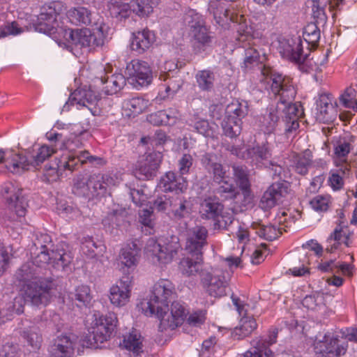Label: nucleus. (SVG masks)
<instances>
[{"mask_svg":"<svg viewBox=\"0 0 357 357\" xmlns=\"http://www.w3.org/2000/svg\"><path fill=\"white\" fill-rule=\"evenodd\" d=\"M130 196L133 203L139 206H143L147 200L146 195L140 190L130 189Z\"/></svg>","mask_w":357,"mask_h":357,"instance_id":"63","label":"nucleus"},{"mask_svg":"<svg viewBox=\"0 0 357 357\" xmlns=\"http://www.w3.org/2000/svg\"><path fill=\"white\" fill-rule=\"evenodd\" d=\"M89 13L86 8H72L67 13V19L73 24H86L89 20Z\"/></svg>","mask_w":357,"mask_h":357,"instance_id":"47","label":"nucleus"},{"mask_svg":"<svg viewBox=\"0 0 357 357\" xmlns=\"http://www.w3.org/2000/svg\"><path fill=\"white\" fill-rule=\"evenodd\" d=\"M74 180L75 183L73 187V192L79 197L87 195L89 192V187L88 185L89 174L87 172L84 174H79Z\"/></svg>","mask_w":357,"mask_h":357,"instance_id":"46","label":"nucleus"},{"mask_svg":"<svg viewBox=\"0 0 357 357\" xmlns=\"http://www.w3.org/2000/svg\"><path fill=\"white\" fill-rule=\"evenodd\" d=\"M193 159L190 154H183L178 160V170L181 175L183 176L189 172L192 165Z\"/></svg>","mask_w":357,"mask_h":357,"instance_id":"62","label":"nucleus"},{"mask_svg":"<svg viewBox=\"0 0 357 357\" xmlns=\"http://www.w3.org/2000/svg\"><path fill=\"white\" fill-rule=\"evenodd\" d=\"M282 56L296 63L301 70L308 72L313 70V62L310 59V50L303 51V41L300 36L292 37L287 40L281 47Z\"/></svg>","mask_w":357,"mask_h":357,"instance_id":"10","label":"nucleus"},{"mask_svg":"<svg viewBox=\"0 0 357 357\" xmlns=\"http://www.w3.org/2000/svg\"><path fill=\"white\" fill-rule=\"evenodd\" d=\"M70 262L68 255L52 251V257L47 250H43L35 258L34 262L23 264L16 273L20 282V296L5 308L0 305V324L11 319L13 313L20 314L24 312V303L30 302L36 306L46 305L52 294V282L39 276V267L53 263L56 268L64 269Z\"/></svg>","mask_w":357,"mask_h":357,"instance_id":"1","label":"nucleus"},{"mask_svg":"<svg viewBox=\"0 0 357 357\" xmlns=\"http://www.w3.org/2000/svg\"><path fill=\"white\" fill-rule=\"evenodd\" d=\"M129 79L134 87L147 86L153 79L152 70L146 61L132 60L126 68Z\"/></svg>","mask_w":357,"mask_h":357,"instance_id":"16","label":"nucleus"},{"mask_svg":"<svg viewBox=\"0 0 357 357\" xmlns=\"http://www.w3.org/2000/svg\"><path fill=\"white\" fill-rule=\"evenodd\" d=\"M140 256L141 248L136 241H132L121 249L119 258L123 266L135 268L138 264Z\"/></svg>","mask_w":357,"mask_h":357,"instance_id":"26","label":"nucleus"},{"mask_svg":"<svg viewBox=\"0 0 357 357\" xmlns=\"http://www.w3.org/2000/svg\"><path fill=\"white\" fill-rule=\"evenodd\" d=\"M317 24L316 22L310 23L303 30V37L304 40L312 45H317L320 39L321 33Z\"/></svg>","mask_w":357,"mask_h":357,"instance_id":"48","label":"nucleus"},{"mask_svg":"<svg viewBox=\"0 0 357 357\" xmlns=\"http://www.w3.org/2000/svg\"><path fill=\"white\" fill-rule=\"evenodd\" d=\"M155 41L154 33L148 29H144L132 33L130 47L132 50L142 54L149 50Z\"/></svg>","mask_w":357,"mask_h":357,"instance_id":"25","label":"nucleus"},{"mask_svg":"<svg viewBox=\"0 0 357 357\" xmlns=\"http://www.w3.org/2000/svg\"><path fill=\"white\" fill-rule=\"evenodd\" d=\"M109 27L103 22V19H98L91 27V43L96 47H102L107 36Z\"/></svg>","mask_w":357,"mask_h":357,"instance_id":"34","label":"nucleus"},{"mask_svg":"<svg viewBox=\"0 0 357 357\" xmlns=\"http://www.w3.org/2000/svg\"><path fill=\"white\" fill-rule=\"evenodd\" d=\"M174 294L173 283L167 279H160L153 285L151 294L143 298L137 307L147 317L161 316L169 310V303Z\"/></svg>","mask_w":357,"mask_h":357,"instance_id":"5","label":"nucleus"},{"mask_svg":"<svg viewBox=\"0 0 357 357\" xmlns=\"http://www.w3.org/2000/svg\"><path fill=\"white\" fill-rule=\"evenodd\" d=\"M195 259L190 257L183 258L179 264V268L182 274L186 276L195 275L202 268V255L191 254Z\"/></svg>","mask_w":357,"mask_h":357,"instance_id":"36","label":"nucleus"},{"mask_svg":"<svg viewBox=\"0 0 357 357\" xmlns=\"http://www.w3.org/2000/svg\"><path fill=\"white\" fill-rule=\"evenodd\" d=\"M0 357H20L17 347L11 344H6L0 351Z\"/></svg>","mask_w":357,"mask_h":357,"instance_id":"64","label":"nucleus"},{"mask_svg":"<svg viewBox=\"0 0 357 357\" xmlns=\"http://www.w3.org/2000/svg\"><path fill=\"white\" fill-rule=\"evenodd\" d=\"M238 36L236 38L239 45L245 49V57L242 65V68L245 70H250L255 66H259L262 78L260 79L261 83L264 86L263 79H265V70L276 72L275 70L266 67L263 63L266 60L265 54L261 53L257 48L255 38L252 36L253 30L251 26L248 23L241 22L237 24L236 27Z\"/></svg>","mask_w":357,"mask_h":357,"instance_id":"6","label":"nucleus"},{"mask_svg":"<svg viewBox=\"0 0 357 357\" xmlns=\"http://www.w3.org/2000/svg\"><path fill=\"white\" fill-rule=\"evenodd\" d=\"M23 337L26 340L29 345L33 349L40 348L42 342V336L38 333L36 328H31L24 331Z\"/></svg>","mask_w":357,"mask_h":357,"instance_id":"52","label":"nucleus"},{"mask_svg":"<svg viewBox=\"0 0 357 357\" xmlns=\"http://www.w3.org/2000/svg\"><path fill=\"white\" fill-rule=\"evenodd\" d=\"M160 160L156 153H150L138 162L134 171L135 176L140 180H149L156 175Z\"/></svg>","mask_w":357,"mask_h":357,"instance_id":"22","label":"nucleus"},{"mask_svg":"<svg viewBox=\"0 0 357 357\" xmlns=\"http://www.w3.org/2000/svg\"><path fill=\"white\" fill-rule=\"evenodd\" d=\"M130 6L131 12L141 17L149 16L155 7L147 0H132Z\"/></svg>","mask_w":357,"mask_h":357,"instance_id":"45","label":"nucleus"},{"mask_svg":"<svg viewBox=\"0 0 357 357\" xmlns=\"http://www.w3.org/2000/svg\"><path fill=\"white\" fill-rule=\"evenodd\" d=\"M187 179L182 175H177L169 171L166 172L160 179L158 187L163 192H174V195H182L188 188Z\"/></svg>","mask_w":357,"mask_h":357,"instance_id":"21","label":"nucleus"},{"mask_svg":"<svg viewBox=\"0 0 357 357\" xmlns=\"http://www.w3.org/2000/svg\"><path fill=\"white\" fill-rule=\"evenodd\" d=\"M213 181L217 185L216 193L223 199H234L238 194L231 176L230 169L221 163L213 164L212 169Z\"/></svg>","mask_w":357,"mask_h":357,"instance_id":"12","label":"nucleus"},{"mask_svg":"<svg viewBox=\"0 0 357 357\" xmlns=\"http://www.w3.org/2000/svg\"><path fill=\"white\" fill-rule=\"evenodd\" d=\"M317 117L324 123L331 121L334 118V108L328 95L322 94L317 102Z\"/></svg>","mask_w":357,"mask_h":357,"instance_id":"33","label":"nucleus"},{"mask_svg":"<svg viewBox=\"0 0 357 357\" xmlns=\"http://www.w3.org/2000/svg\"><path fill=\"white\" fill-rule=\"evenodd\" d=\"M89 103V90L86 86L79 87L71 93L68 100L63 105L62 112L69 111L70 106L75 107L77 109L87 107Z\"/></svg>","mask_w":357,"mask_h":357,"instance_id":"30","label":"nucleus"},{"mask_svg":"<svg viewBox=\"0 0 357 357\" xmlns=\"http://www.w3.org/2000/svg\"><path fill=\"white\" fill-rule=\"evenodd\" d=\"M252 229L260 238L270 241L276 239L282 234L280 229L273 225H264L259 223H254Z\"/></svg>","mask_w":357,"mask_h":357,"instance_id":"39","label":"nucleus"},{"mask_svg":"<svg viewBox=\"0 0 357 357\" xmlns=\"http://www.w3.org/2000/svg\"><path fill=\"white\" fill-rule=\"evenodd\" d=\"M351 151V144L346 139H339L334 144V154L341 161L345 162Z\"/></svg>","mask_w":357,"mask_h":357,"instance_id":"50","label":"nucleus"},{"mask_svg":"<svg viewBox=\"0 0 357 357\" xmlns=\"http://www.w3.org/2000/svg\"><path fill=\"white\" fill-rule=\"evenodd\" d=\"M330 196L318 195L313 197L310 202V206L316 211H326L328 210Z\"/></svg>","mask_w":357,"mask_h":357,"instance_id":"53","label":"nucleus"},{"mask_svg":"<svg viewBox=\"0 0 357 357\" xmlns=\"http://www.w3.org/2000/svg\"><path fill=\"white\" fill-rule=\"evenodd\" d=\"M10 203H13L15 213L19 218V222L21 225L26 224L24 216L26 215V202L23 197L16 195L13 199L12 197H8Z\"/></svg>","mask_w":357,"mask_h":357,"instance_id":"49","label":"nucleus"},{"mask_svg":"<svg viewBox=\"0 0 357 357\" xmlns=\"http://www.w3.org/2000/svg\"><path fill=\"white\" fill-rule=\"evenodd\" d=\"M180 248L177 237L172 236L170 240L167 239L163 243L161 241L149 238L146 241L144 252L153 264L162 266L171 263Z\"/></svg>","mask_w":357,"mask_h":357,"instance_id":"7","label":"nucleus"},{"mask_svg":"<svg viewBox=\"0 0 357 357\" xmlns=\"http://www.w3.org/2000/svg\"><path fill=\"white\" fill-rule=\"evenodd\" d=\"M248 114V104L245 101L234 100L227 106L225 118L222 126L226 136L233 138L238 136L242 130V119Z\"/></svg>","mask_w":357,"mask_h":357,"instance_id":"11","label":"nucleus"},{"mask_svg":"<svg viewBox=\"0 0 357 357\" xmlns=\"http://www.w3.org/2000/svg\"><path fill=\"white\" fill-rule=\"evenodd\" d=\"M193 128L198 133L205 137H211L213 135V128L207 120L197 119L195 117Z\"/></svg>","mask_w":357,"mask_h":357,"instance_id":"57","label":"nucleus"},{"mask_svg":"<svg viewBox=\"0 0 357 357\" xmlns=\"http://www.w3.org/2000/svg\"><path fill=\"white\" fill-rule=\"evenodd\" d=\"M123 344L126 349L138 354L142 349L141 335L137 331H132L124 336Z\"/></svg>","mask_w":357,"mask_h":357,"instance_id":"42","label":"nucleus"},{"mask_svg":"<svg viewBox=\"0 0 357 357\" xmlns=\"http://www.w3.org/2000/svg\"><path fill=\"white\" fill-rule=\"evenodd\" d=\"M103 64L95 63L91 68V114L97 116L94 126H98L105 117L102 114L103 96L116 94L126 84V79L121 73L107 76Z\"/></svg>","mask_w":357,"mask_h":357,"instance_id":"4","label":"nucleus"},{"mask_svg":"<svg viewBox=\"0 0 357 357\" xmlns=\"http://www.w3.org/2000/svg\"><path fill=\"white\" fill-rule=\"evenodd\" d=\"M231 152L238 158L250 160L252 164L260 168L267 165L272 156V150L266 141L249 146L243 151L238 147L232 146Z\"/></svg>","mask_w":357,"mask_h":357,"instance_id":"14","label":"nucleus"},{"mask_svg":"<svg viewBox=\"0 0 357 357\" xmlns=\"http://www.w3.org/2000/svg\"><path fill=\"white\" fill-rule=\"evenodd\" d=\"M278 337V329L269 331L268 337H257L252 340V348L245 351L243 357H273V353L268 348L275 344Z\"/></svg>","mask_w":357,"mask_h":357,"instance_id":"18","label":"nucleus"},{"mask_svg":"<svg viewBox=\"0 0 357 357\" xmlns=\"http://www.w3.org/2000/svg\"><path fill=\"white\" fill-rule=\"evenodd\" d=\"M132 277L122 276L109 290V300L117 307L125 305L128 303L132 286Z\"/></svg>","mask_w":357,"mask_h":357,"instance_id":"20","label":"nucleus"},{"mask_svg":"<svg viewBox=\"0 0 357 357\" xmlns=\"http://www.w3.org/2000/svg\"><path fill=\"white\" fill-rule=\"evenodd\" d=\"M230 273L220 268H212L211 273H206L202 280L205 286H207V291L210 296L222 297L226 295V289Z\"/></svg>","mask_w":357,"mask_h":357,"instance_id":"15","label":"nucleus"},{"mask_svg":"<svg viewBox=\"0 0 357 357\" xmlns=\"http://www.w3.org/2000/svg\"><path fill=\"white\" fill-rule=\"evenodd\" d=\"M58 151L56 144H42L31 152L27 151L26 155H20L19 161L20 173L24 170L36 169L46 160Z\"/></svg>","mask_w":357,"mask_h":357,"instance_id":"13","label":"nucleus"},{"mask_svg":"<svg viewBox=\"0 0 357 357\" xmlns=\"http://www.w3.org/2000/svg\"><path fill=\"white\" fill-rule=\"evenodd\" d=\"M46 139L51 144H56L58 150H66L69 149L68 140L63 139L62 135L54 131H50L45 134Z\"/></svg>","mask_w":357,"mask_h":357,"instance_id":"54","label":"nucleus"},{"mask_svg":"<svg viewBox=\"0 0 357 357\" xmlns=\"http://www.w3.org/2000/svg\"><path fill=\"white\" fill-rule=\"evenodd\" d=\"M196 82L202 91H211L214 87L215 74L209 70H202L195 75Z\"/></svg>","mask_w":357,"mask_h":357,"instance_id":"40","label":"nucleus"},{"mask_svg":"<svg viewBox=\"0 0 357 357\" xmlns=\"http://www.w3.org/2000/svg\"><path fill=\"white\" fill-rule=\"evenodd\" d=\"M63 10L61 1H52L41 8L38 16L36 30L50 36L59 43L63 40L72 42L75 45L73 54L80 59V55L89 53V30L86 28L72 30L60 25L58 17Z\"/></svg>","mask_w":357,"mask_h":357,"instance_id":"3","label":"nucleus"},{"mask_svg":"<svg viewBox=\"0 0 357 357\" xmlns=\"http://www.w3.org/2000/svg\"><path fill=\"white\" fill-rule=\"evenodd\" d=\"M160 321L159 331L161 332L167 330L173 331L181 325L185 317V307L178 301H173L170 312L169 310L161 314L156 316Z\"/></svg>","mask_w":357,"mask_h":357,"instance_id":"19","label":"nucleus"},{"mask_svg":"<svg viewBox=\"0 0 357 357\" xmlns=\"http://www.w3.org/2000/svg\"><path fill=\"white\" fill-rule=\"evenodd\" d=\"M312 155L310 152H305L303 155H297L294 158V168L295 171L301 174H307L309 167L312 165Z\"/></svg>","mask_w":357,"mask_h":357,"instance_id":"44","label":"nucleus"},{"mask_svg":"<svg viewBox=\"0 0 357 357\" xmlns=\"http://www.w3.org/2000/svg\"><path fill=\"white\" fill-rule=\"evenodd\" d=\"M61 177H63V175L56 165L52 166L51 165H46L45 166L44 172L43 175V180L47 183H53L56 181L59 180Z\"/></svg>","mask_w":357,"mask_h":357,"instance_id":"51","label":"nucleus"},{"mask_svg":"<svg viewBox=\"0 0 357 357\" xmlns=\"http://www.w3.org/2000/svg\"><path fill=\"white\" fill-rule=\"evenodd\" d=\"M96 180L93 188L97 195H102L106 193L108 186L116 185L121 179L116 174H109L96 176Z\"/></svg>","mask_w":357,"mask_h":357,"instance_id":"38","label":"nucleus"},{"mask_svg":"<svg viewBox=\"0 0 357 357\" xmlns=\"http://www.w3.org/2000/svg\"><path fill=\"white\" fill-rule=\"evenodd\" d=\"M205 319L206 312L204 310H197L189 315L188 322L190 325L197 327L203 324Z\"/></svg>","mask_w":357,"mask_h":357,"instance_id":"60","label":"nucleus"},{"mask_svg":"<svg viewBox=\"0 0 357 357\" xmlns=\"http://www.w3.org/2000/svg\"><path fill=\"white\" fill-rule=\"evenodd\" d=\"M350 232L347 227L338 225L334 229V231L331 234L328 241L329 243L334 241L331 248L327 247L326 250L329 252H333L334 250L339 248V246L344 244L346 247L350 245L349 238Z\"/></svg>","mask_w":357,"mask_h":357,"instance_id":"31","label":"nucleus"},{"mask_svg":"<svg viewBox=\"0 0 357 357\" xmlns=\"http://www.w3.org/2000/svg\"><path fill=\"white\" fill-rule=\"evenodd\" d=\"M153 215V208L152 207L143 208L139 211V222L143 225L145 227L148 228L147 232L149 234H151L153 227V220L151 216Z\"/></svg>","mask_w":357,"mask_h":357,"instance_id":"56","label":"nucleus"},{"mask_svg":"<svg viewBox=\"0 0 357 357\" xmlns=\"http://www.w3.org/2000/svg\"><path fill=\"white\" fill-rule=\"evenodd\" d=\"M208 230L202 226H197L190 229L186 241V250L190 254L202 255V248L206 245Z\"/></svg>","mask_w":357,"mask_h":357,"instance_id":"23","label":"nucleus"},{"mask_svg":"<svg viewBox=\"0 0 357 357\" xmlns=\"http://www.w3.org/2000/svg\"><path fill=\"white\" fill-rule=\"evenodd\" d=\"M24 32V29L20 27L19 24L13 22L8 23L3 27H0V38H5L8 36H17Z\"/></svg>","mask_w":357,"mask_h":357,"instance_id":"58","label":"nucleus"},{"mask_svg":"<svg viewBox=\"0 0 357 357\" xmlns=\"http://www.w3.org/2000/svg\"><path fill=\"white\" fill-rule=\"evenodd\" d=\"M20 154L12 149H0V164L10 172L14 174L20 173L19 161Z\"/></svg>","mask_w":357,"mask_h":357,"instance_id":"35","label":"nucleus"},{"mask_svg":"<svg viewBox=\"0 0 357 357\" xmlns=\"http://www.w3.org/2000/svg\"><path fill=\"white\" fill-rule=\"evenodd\" d=\"M223 210L224 206L216 199H206L201 204L202 216L206 219L216 221Z\"/></svg>","mask_w":357,"mask_h":357,"instance_id":"32","label":"nucleus"},{"mask_svg":"<svg viewBox=\"0 0 357 357\" xmlns=\"http://www.w3.org/2000/svg\"><path fill=\"white\" fill-rule=\"evenodd\" d=\"M240 323V326L234 330L239 339L250 335L257 327L256 320L252 317H243Z\"/></svg>","mask_w":357,"mask_h":357,"instance_id":"43","label":"nucleus"},{"mask_svg":"<svg viewBox=\"0 0 357 357\" xmlns=\"http://www.w3.org/2000/svg\"><path fill=\"white\" fill-rule=\"evenodd\" d=\"M172 202L169 214H172L175 219H181L189 213L187 200L182 195H172Z\"/></svg>","mask_w":357,"mask_h":357,"instance_id":"41","label":"nucleus"},{"mask_svg":"<svg viewBox=\"0 0 357 357\" xmlns=\"http://www.w3.org/2000/svg\"><path fill=\"white\" fill-rule=\"evenodd\" d=\"M288 193V184L276 182L271 185L263 193L259 206L264 211H268L282 203L283 198Z\"/></svg>","mask_w":357,"mask_h":357,"instance_id":"17","label":"nucleus"},{"mask_svg":"<svg viewBox=\"0 0 357 357\" xmlns=\"http://www.w3.org/2000/svg\"><path fill=\"white\" fill-rule=\"evenodd\" d=\"M172 202V196L163 195L155 199L153 206L159 211H169Z\"/></svg>","mask_w":357,"mask_h":357,"instance_id":"61","label":"nucleus"},{"mask_svg":"<svg viewBox=\"0 0 357 357\" xmlns=\"http://www.w3.org/2000/svg\"><path fill=\"white\" fill-rule=\"evenodd\" d=\"M183 20L190 29L192 45L197 52H202L210 46L213 37L205 25L203 16L193 9L185 12Z\"/></svg>","mask_w":357,"mask_h":357,"instance_id":"8","label":"nucleus"},{"mask_svg":"<svg viewBox=\"0 0 357 357\" xmlns=\"http://www.w3.org/2000/svg\"><path fill=\"white\" fill-rule=\"evenodd\" d=\"M232 168L236 183L242 191L245 202L249 203L252 199V195L248 168L243 165H234Z\"/></svg>","mask_w":357,"mask_h":357,"instance_id":"27","label":"nucleus"},{"mask_svg":"<svg viewBox=\"0 0 357 357\" xmlns=\"http://www.w3.org/2000/svg\"><path fill=\"white\" fill-rule=\"evenodd\" d=\"M264 89L269 94L278 97L275 107H270L263 117L262 127L266 134L272 133L280 118L284 123V131L287 136L294 133L299 128L298 119L303 114L301 106L293 103L296 91L292 79L278 72L266 71Z\"/></svg>","mask_w":357,"mask_h":357,"instance_id":"2","label":"nucleus"},{"mask_svg":"<svg viewBox=\"0 0 357 357\" xmlns=\"http://www.w3.org/2000/svg\"><path fill=\"white\" fill-rule=\"evenodd\" d=\"M93 317V321L91 326L93 340H91V349H101L114 331L118 322L117 317L111 312L105 314L94 313Z\"/></svg>","mask_w":357,"mask_h":357,"instance_id":"9","label":"nucleus"},{"mask_svg":"<svg viewBox=\"0 0 357 357\" xmlns=\"http://www.w3.org/2000/svg\"><path fill=\"white\" fill-rule=\"evenodd\" d=\"M107 8L110 15L120 21L126 20L131 14L130 5L123 3L122 0H109L107 3Z\"/></svg>","mask_w":357,"mask_h":357,"instance_id":"37","label":"nucleus"},{"mask_svg":"<svg viewBox=\"0 0 357 357\" xmlns=\"http://www.w3.org/2000/svg\"><path fill=\"white\" fill-rule=\"evenodd\" d=\"M168 76L167 82L166 84V88L165 91L168 95H172L176 93L181 87L183 85V80L182 79L178 77H169V75H161L160 77V79H162V77Z\"/></svg>","mask_w":357,"mask_h":357,"instance_id":"55","label":"nucleus"},{"mask_svg":"<svg viewBox=\"0 0 357 357\" xmlns=\"http://www.w3.org/2000/svg\"><path fill=\"white\" fill-rule=\"evenodd\" d=\"M312 17L316 23L323 24L326 21V15L325 14L324 8L319 4L317 1H312Z\"/></svg>","mask_w":357,"mask_h":357,"instance_id":"59","label":"nucleus"},{"mask_svg":"<svg viewBox=\"0 0 357 357\" xmlns=\"http://www.w3.org/2000/svg\"><path fill=\"white\" fill-rule=\"evenodd\" d=\"M149 106V101L142 97H133L124 100L122 108L126 116L135 117L146 111Z\"/></svg>","mask_w":357,"mask_h":357,"instance_id":"29","label":"nucleus"},{"mask_svg":"<svg viewBox=\"0 0 357 357\" xmlns=\"http://www.w3.org/2000/svg\"><path fill=\"white\" fill-rule=\"evenodd\" d=\"M325 340L317 343L315 349L317 353H320L324 357H340L344 355L347 347L339 344V340L336 337L326 338Z\"/></svg>","mask_w":357,"mask_h":357,"instance_id":"24","label":"nucleus"},{"mask_svg":"<svg viewBox=\"0 0 357 357\" xmlns=\"http://www.w3.org/2000/svg\"><path fill=\"white\" fill-rule=\"evenodd\" d=\"M63 151L64 152L60 157L55 158L54 164L58 167L59 171L61 172L63 176H66L77 169L79 162H83V161L76 157L69 149Z\"/></svg>","mask_w":357,"mask_h":357,"instance_id":"28","label":"nucleus"}]
</instances>
